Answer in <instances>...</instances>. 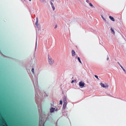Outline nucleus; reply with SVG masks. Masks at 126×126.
Here are the masks:
<instances>
[{
	"label": "nucleus",
	"mask_w": 126,
	"mask_h": 126,
	"mask_svg": "<svg viewBox=\"0 0 126 126\" xmlns=\"http://www.w3.org/2000/svg\"><path fill=\"white\" fill-rule=\"evenodd\" d=\"M78 60L79 61V62L80 63H81V61L80 60V58H79V57H78Z\"/></svg>",
	"instance_id": "nucleus-8"
},
{
	"label": "nucleus",
	"mask_w": 126,
	"mask_h": 126,
	"mask_svg": "<svg viewBox=\"0 0 126 126\" xmlns=\"http://www.w3.org/2000/svg\"><path fill=\"white\" fill-rule=\"evenodd\" d=\"M109 18L112 21H115V19L114 18L111 16H110Z\"/></svg>",
	"instance_id": "nucleus-6"
},
{
	"label": "nucleus",
	"mask_w": 126,
	"mask_h": 126,
	"mask_svg": "<svg viewBox=\"0 0 126 126\" xmlns=\"http://www.w3.org/2000/svg\"><path fill=\"white\" fill-rule=\"evenodd\" d=\"M101 17H102V18L103 19V20H106L104 18V17H103V16H101Z\"/></svg>",
	"instance_id": "nucleus-10"
},
{
	"label": "nucleus",
	"mask_w": 126,
	"mask_h": 126,
	"mask_svg": "<svg viewBox=\"0 0 126 126\" xmlns=\"http://www.w3.org/2000/svg\"><path fill=\"white\" fill-rule=\"evenodd\" d=\"M57 27V25H56L55 27V28H56Z\"/></svg>",
	"instance_id": "nucleus-14"
},
{
	"label": "nucleus",
	"mask_w": 126,
	"mask_h": 126,
	"mask_svg": "<svg viewBox=\"0 0 126 126\" xmlns=\"http://www.w3.org/2000/svg\"><path fill=\"white\" fill-rule=\"evenodd\" d=\"M110 30L111 33L113 34H115V32L114 29L112 28H111L110 29Z\"/></svg>",
	"instance_id": "nucleus-5"
},
{
	"label": "nucleus",
	"mask_w": 126,
	"mask_h": 126,
	"mask_svg": "<svg viewBox=\"0 0 126 126\" xmlns=\"http://www.w3.org/2000/svg\"><path fill=\"white\" fill-rule=\"evenodd\" d=\"M100 85L102 87L105 88H107L108 87V85L106 84L103 82H100Z\"/></svg>",
	"instance_id": "nucleus-2"
},
{
	"label": "nucleus",
	"mask_w": 126,
	"mask_h": 126,
	"mask_svg": "<svg viewBox=\"0 0 126 126\" xmlns=\"http://www.w3.org/2000/svg\"><path fill=\"white\" fill-rule=\"evenodd\" d=\"M89 5H90V6H91L92 7H94V6H93V5L91 3H90L89 4Z\"/></svg>",
	"instance_id": "nucleus-9"
},
{
	"label": "nucleus",
	"mask_w": 126,
	"mask_h": 126,
	"mask_svg": "<svg viewBox=\"0 0 126 126\" xmlns=\"http://www.w3.org/2000/svg\"><path fill=\"white\" fill-rule=\"evenodd\" d=\"M72 55V56H74L76 55L75 51L74 50H72L71 52Z\"/></svg>",
	"instance_id": "nucleus-4"
},
{
	"label": "nucleus",
	"mask_w": 126,
	"mask_h": 126,
	"mask_svg": "<svg viewBox=\"0 0 126 126\" xmlns=\"http://www.w3.org/2000/svg\"><path fill=\"white\" fill-rule=\"evenodd\" d=\"M60 104L62 105V102L61 100L60 101Z\"/></svg>",
	"instance_id": "nucleus-11"
},
{
	"label": "nucleus",
	"mask_w": 126,
	"mask_h": 126,
	"mask_svg": "<svg viewBox=\"0 0 126 126\" xmlns=\"http://www.w3.org/2000/svg\"><path fill=\"white\" fill-rule=\"evenodd\" d=\"M55 110V109L53 108H51L50 109V111L51 112H52L54 111Z\"/></svg>",
	"instance_id": "nucleus-7"
},
{
	"label": "nucleus",
	"mask_w": 126,
	"mask_h": 126,
	"mask_svg": "<svg viewBox=\"0 0 126 126\" xmlns=\"http://www.w3.org/2000/svg\"><path fill=\"white\" fill-rule=\"evenodd\" d=\"M48 62L49 64L51 65H53L54 63V60L50 56H48Z\"/></svg>",
	"instance_id": "nucleus-1"
},
{
	"label": "nucleus",
	"mask_w": 126,
	"mask_h": 126,
	"mask_svg": "<svg viewBox=\"0 0 126 126\" xmlns=\"http://www.w3.org/2000/svg\"><path fill=\"white\" fill-rule=\"evenodd\" d=\"M64 105H63V106H64Z\"/></svg>",
	"instance_id": "nucleus-18"
},
{
	"label": "nucleus",
	"mask_w": 126,
	"mask_h": 126,
	"mask_svg": "<svg viewBox=\"0 0 126 126\" xmlns=\"http://www.w3.org/2000/svg\"><path fill=\"white\" fill-rule=\"evenodd\" d=\"M123 70L124 72H126V71L125 70V69L123 68Z\"/></svg>",
	"instance_id": "nucleus-12"
},
{
	"label": "nucleus",
	"mask_w": 126,
	"mask_h": 126,
	"mask_svg": "<svg viewBox=\"0 0 126 126\" xmlns=\"http://www.w3.org/2000/svg\"><path fill=\"white\" fill-rule=\"evenodd\" d=\"M79 85L81 88H82L84 87L85 83L82 81H80L79 83Z\"/></svg>",
	"instance_id": "nucleus-3"
},
{
	"label": "nucleus",
	"mask_w": 126,
	"mask_h": 126,
	"mask_svg": "<svg viewBox=\"0 0 126 126\" xmlns=\"http://www.w3.org/2000/svg\"><path fill=\"white\" fill-rule=\"evenodd\" d=\"M74 82V81L73 80H72L71 82V83H72Z\"/></svg>",
	"instance_id": "nucleus-13"
},
{
	"label": "nucleus",
	"mask_w": 126,
	"mask_h": 126,
	"mask_svg": "<svg viewBox=\"0 0 126 126\" xmlns=\"http://www.w3.org/2000/svg\"><path fill=\"white\" fill-rule=\"evenodd\" d=\"M40 1H42V2H43L44 1V0H40Z\"/></svg>",
	"instance_id": "nucleus-15"
},
{
	"label": "nucleus",
	"mask_w": 126,
	"mask_h": 126,
	"mask_svg": "<svg viewBox=\"0 0 126 126\" xmlns=\"http://www.w3.org/2000/svg\"><path fill=\"white\" fill-rule=\"evenodd\" d=\"M34 70V69H32V72H33Z\"/></svg>",
	"instance_id": "nucleus-16"
},
{
	"label": "nucleus",
	"mask_w": 126,
	"mask_h": 126,
	"mask_svg": "<svg viewBox=\"0 0 126 126\" xmlns=\"http://www.w3.org/2000/svg\"><path fill=\"white\" fill-rule=\"evenodd\" d=\"M29 0L30 1H31V0Z\"/></svg>",
	"instance_id": "nucleus-17"
}]
</instances>
